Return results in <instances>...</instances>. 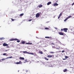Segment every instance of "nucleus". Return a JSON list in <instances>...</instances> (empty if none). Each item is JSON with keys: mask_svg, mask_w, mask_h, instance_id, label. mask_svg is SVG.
Masks as SVG:
<instances>
[{"mask_svg": "<svg viewBox=\"0 0 74 74\" xmlns=\"http://www.w3.org/2000/svg\"><path fill=\"white\" fill-rule=\"evenodd\" d=\"M27 62V60H25L24 62H23V63H26Z\"/></svg>", "mask_w": 74, "mask_h": 74, "instance_id": "6ab92c4d", "label": "nucleus"}, {"mask_svg": "<svg viewBox=\"0 0 74 74\" xmlns=\"http://www.w3.org/2000/svg\"><path fill=\"white\" fill-rule=\"evenodd\" d=\"M41 14V13L40 12L39 13H38L36 14V18H38L40 16V14Z\"/></svg>", "mask_w": 74, "mask_h": 74, "instance_id": "f03ea898", "label": "nucleus"}, {"mask_svg": "<svg viewBox=\"0 0 74 74\" xmlns=\"http://www.w3.org/2000/svg\"><path fill=\"white\" fill-rule=\"evenodd\" d=\"M15 63H16V64H19V62H15Z\"/></svg>", "mask_w": 74, "mask_h": 74, "instance_id": "bb28decb", "label": "nucleus"}, {"mask_svg": "<svg viewBox=\"0 0 74 74\" xmlns=\"http://www.w3.org/2000/svg\"><path fill=\"white\" fill-rule=\"evenodd\" d=\"M8 45L5 43V42H4L3 44V46L4 47H7V46H8Z\"/></svg>", "mask_w": 74, "mask_h": 74, "instance_id": "39448f33", "label": "nucleus"}, {"mask_svg": "<svg viewBox=\"0 0 74 74\" xmlns=\"http://www.w3.org/2000/svg\"><path fill=\"white\" fill-rule=\"evenodd\" d=\"M65 58L66 59H67V58H69V57H68L67 56H65Z\"/></svg>", "mask_w": 74, "mask_h": 74, "instance_id": "c85d7f7f", "label": "nucleus"}, {"mask_svg": "<svg viewBox=\"0 0 74 74\" xmlns=\"http://www.w3.org/2000/svg\"><path fill=\"white\" fill-rule=\"evenodd\" d=\"M64 30V32H67V30H68V29L67 28H64L63 29H61V32H62V31H63Z\"/></svg>", "mask_w": 74, "mask_h": 74, "instance_id": "f257e3e1", "label": "nucleus"}, {"mask_svg": "<svg viewBox=\"0 0 74 74\" xmlns=\"http://www.w3.org/2000/svg\"><path fill=\"white\" fill-rule=\"evenodd\" d=\"M51 44H52V45H54V44H55L53 43H52Z\"/></svg>", "mask_w": 74, "mask_h": 74, "instance_id": "e433bc0d", "label": "nucleus"}, {"mask_svg": "<svg viewBox=\"0 0 74 74\" xmlns=\"http://www.w3.org/2000/svg\"><path fill=\"white\" fill-rule=\"evenodd\" d=\"M53 5L54 6H58V4L56 3H54L53 4Z\"/></svg>", "mask_w": 74, "mask_h": 74, "instance_id": "9b49d317", "label": "nucleus"}, {"mask_svg": "<svg viewBox=\"0 0 74 74\" xmlns=\"http://www.w3.org/2000/svg\"><path fill=\"white\" fill-rule=\"evenodd\" d=\"M14 40H18V39H16V38H15V39H10V41H14Z\"/></svg>", "mask_w": 74, "mask_h": 74, "instance_id": "0eeeda50", "label": "nucleus"}, {"mask_svg": "<svg viewBox=\"0 0 74 74\" xmlns=\"http://www.w3.org/2000/svg\"><path fill=\"white\" fill-rule=\"evenodd\" d=\"M45 38H48L49 39H51L52 38V37H49V36H46L45 37Z\"/></svg>", "mask_w": 74, "mask_h": 74, "instance_id": "6e6552de", "label": "nucleus"}, {"mask_svg": "<svg viewBox=\"0 0 74 74\" xmlns=\"http://www.w3.org/2000/svg\"><path fill=\"white\" fill-rule=\"evenodd\" d=\"M46 60H49V59H48L47 57H45L44 58Z\"/></svg>", "mask_w": 74, "mask_h": 74, "instance_id": "dca6fc26", "label": "nucleus"}, {"mask_svg": "<svg viewBox=\"0 0 74 74\" xmlns=\"http://www.w3.org/2000/svg\"><path fill=\"white\" fill-rule=\"evenodd\" d=\"M33 53V54H30V55H34L35 56H37V54L35 53H34V54L33 53Z\"/></svg>", "mask_w": 74, "mask_h": 74, "instance_id": "423d86ee", "label": "nucleus"}, {"mask_svg": "<svg viewBox=\"0 0 74 74\" xmlns=\"http://www.w3.org/2000/svg\"><path fill=\"white\" fill-rule=\"evenodd\" d=\"M4 59V58H3V59H2L1 60H5V59Z\"/></svg>", "mask_w": 74, "mask_h": 74, "instance_id": "473e14b6", "label": "nucleus"}, {"mask_svg": "<svg viewBox=\"0 0 74 74\" xmlns=\"http://www.w3.org/2000/svg\"><path fill=\"white\" fill-rule=\"evenodd\" d=\"M67 71V69H65L63 71L64 72H66Z\"/></svg>", "mask_w": 74, "mask_h": 74, "instance_id": "4be33fe9", "label": "nucleus"}, {"mask_svg": "<svg viewBox=\"0 0 74 74\" xmlns=\"http://www.w3.org/2000/svg\"><path fill=\"white\" fill-rule=\"evenodd\" d=\"M62 53H63V52H64V50L62 51Z\"/></svg>", "mask_w": 74, "mask_h": 74, "instance_id": "c9c22d12", "label": "nucleus"}, {"mask_svg": "<svg viewBox=\"0 0 74 74\" xmlns=\"http://www.w3.org/2000/svg\"><path fill=\"white\" fill-rule=\"evenodd\" d=\"M55 29H56L57 30L58 29V28H55Z\"/></svg>", "mask_w": 74, "mask_h": 74, "instance_id": "ea45409f", "label": "nucleus"}, {"mask_svg": "<svg viewBox=\"0 0 74 74\" xmlns=\"http://www.w3.org/2000/svg\"><path fill=\"white\" fill-rule=\"evenodd\" d=\"M38 7H39V8H41L42 7V5H38Z\"/></svg>", "mask_w": 74, "mask_h": 74, "instance_id": "f3484780", "label": "nucleus"}, {"mask_svg": "<svg viewBox=\"0 0 74 74\" xmlns=\"http://www.w3.org/2000/svg\"><path fill=\"white\" fill-rule=\"evenodd\" d=\"M62 13H60V15H59V16L58 17V19H59V18H60V16H62Z\"/></svg>", "mask_w": 74, "mask_h": 74, "instance_id": "9d476101", "label": "nucleus"}, {"mask_svg": "<svg viewBox=\"0 0 74 74\" xmlns=\"http://www.w3.org/2000/svg\"><path fill=\"white\" fill-rule=\"evenodd\" d=\"M22 62H21V61H19V64H22Z\"/></svg>", "mask_w": 74, "mask_h": 74, "instance_id": "a878e982", "label": "nucleus"}, {"mask_svg": "<svg viewBox=\"0 0 74 74\" xmlns=\"http://www.w3.org/2000/svg\"><path fill=\"white\" fill-rule=\"evenodd\" d=\"M32 21V19H31L29 20V22H30V21Z\"/></svg>", "mask_w": 74, "mask_h": 74, "instance_id": "72a5a7b5", "label": "nucleus"}, {"mask_svg": "<svg viewBox=\"0 0 74 74\" xmlns=\"http://www.w3.org/2000/svg\"><path fill=\"white\" fill-rule=\"evenodd\" d=\"M0 62H1V60H0Z\"/></svg>", "mask_w": 74, "mask_h": 74, "instance_id": "79ce46f5", "label": "nucleus"}, {"mask_svg": "<svg viewBox=\"0 0 74 74\" xmlns=\"http://www.w3.org/2000/svg\"><path fill=\"white\" fill-rule=\"evenodd\" d=\"M12 20V21H15V20H14V19H13V18H11Z\"/></svg>", "mask_w": 74, "mask_h": 74, "instance_id": "7c9ffc66", "label": "nucleus"}, {"mask_svg": "<svg viewBox=\"0 0 74 74\" xmlns=\"http://www.w3.org/2000/svg\"><path fill=\"white\" fill-rule=\"evenodd\" d=\"M50 53L53 54V53H54L53 52L51 51V52H50Z\"/></svg>", "mask_w": 74, "mask_h": 74, "instance_id": "cd10ccee", "label": "nucleus"}, {"mask_svg": "<svg viewBox=\"0 0 74 74\" xmlns=\"http://www.w3.org/2000/svg\"><path fill=\"white\" fill-rule=\"evenodd\" d=\"M23 53H27V54H29V55H30V54H33V53H30L27 52V51H23Z\"/></svg>", "mask_w": 74, "mask_h": 74, "instance_id": "7ed1b4c3", "label": "nucleus"}, {"mask_svg": "<svg viewBox=\"0 0 74 74\" xmlns=\"http://www.w3.org/2000/svg\"><path fill=\"white\" fill-rule=\"evenodd\" d=\"M3 56H8V55L7 54V53H4L3 54Z\"/></svg>", "mask_w": 74, "mask_h": 74, "instance_id": "1a4fd4ad", "label": "nucleus"}, {"mask_svg": "<svg viewBox=\"0 0 74 74\" xmlns=\"http://www.w3.org/2000/svg\"><path fill=\"white\" fill-rule=\"evenodd\" d=\"M21 44H25V41H23L21 42Z\"/></svg>", "mask_w": 74, "mask_h": 74, "instance_id": "a211bd4d", "label": "nucleus"}, {"mask_svg": "<svg viewBox=\"0 0 74 74\" xmlns=\"http://www.w3.org/2000/svg\"><path fill=\"white\" fill-rule=\"evenodd\" d=\"M47 58H51L52 57V56L51 55H48L47 56Z\"/></svg>", "mask_w": 74, "mask_h": 74, "instance_id": "f8f14e48", "label": "nucleus"}, {"mask_svg": "<svg viewBox=\"0 0 74 74\" xmlns=\"http://www.w3.org/2000/svg\"><path fill=\"white\" fill-rule=\"evenodd\" d=\"M52 3V2H49L47 3V5H49L50 4H51Z\"/></svg>", "mask_w": 74, "mask_h": 74, "instance_id": "4468645a", "label": "nucleus"}, {"mask_svg": "<svg viewBox=\"0 0 74 74\" xmlns=\"http://www.w3.org/2000/svg\"><path fill=\"white\" fill-rule=\"evenodd\" d=\"M67 19H68L67 18H66V19H65L64 20V21L65 22H66V21H67Z\"/></svg>", "mask_w": 74, "mask_h": 74, "instance_id": "c756f323", "label": "nucleus"}, {"mask_svg": "<svg viewBox=\"0 0 74 74\" xmlns=\"http://www.w3.org/2000/svg\"><path fill=\"white\" fill-rule=\"evenodd\" d=\"M17 42H20V40H17Z\"/></svg>", "mask_w": 74, "mask_h": 74, "instance_id": "f704fd0d", "label": "nucleus"}, {"mask_svg": "<svg viewBox=\"0 0 74 74\" xmlns=\"http://www.w3.org/2000/svg\"><path fill=\"white\" fill-rule=\"evenodd\" d=\"M62 59L63 60H66V59L65 58L63 59Z\"/></svg>", "mask_w": 74, "mask_h": 74, "instance_id": "58836bf2", "label": "nucleus"}, {"mask_svg": "<svg viewBox=\"0 0 74 74\" xmlns=\"http://www.w3.org/2000/svg\"><path fill=\"white\" fill-rule=\"evenodd\" d=\"M39 53H41V54H43V53L42 51H40L39 52Z\"/></svg>", "mask_w": 74, "mask_h": 74, "instance_id": "b1692460", "label": "nucleus"}, {"mask_svg": "<svg viewBox=\"0 0 74 74\" xmlns=\"http://www.w3.org/2000/svg\"><path fill=\"white\" fill-rule=\"evenodd\" d=\"M4 39H5V38L3 37L0 38V40H4Z\"/></svg>", "mask_w": 74, "mask_h": 74, "instance_id": "412c9836", "label": "nucleus"}, {"mask_svg": "<svg viewBox=\"0 0 74 74\" xmlns=\"http://www.w3.org/2000/svg\"><path fill=\"white\" fill-rule=\"evenodd\" d=\"M23 15H24V14H23V13L21 14L19 16H23Z\"/></svg>", "mask_w": 74, "mask_h": 74, "instance_id": "aec40b11", "label": "nucleus"}, {"mask_svg": "<svg viewBox=\"0 0 74 74\" xmlns=\"http://www.w3.org/2000/svg\"><path fill=\"white\" fill-rule=\"evenodd\" d=\"M26 72H27V71H26Z\"/></svg>", "mask_w": 74, "mask_h": 74, "instance_id": "a19ab883", "label": "nucleus"}, {"mask_svg": "<svg viewBox=\"0 0 74 74\" xmlns=\"http://www.w3.org/2000/svg\"><path fill=\"white\" fill-rule=\"evenodd\" d=\"M8 51V50H5V51H6V52H7V51Z\"/></svg>", "mask_w": 74, "mask_h": 74, "instance_id": "4c0bfd02", "label": "nucleus"}, {"mask_svg": "<svg viewBox=\"0 0 74 74\" xmlns=\"http://www.w3.org/2000/svg\"><path fill=\"white\" fill-rule=\"evenodd\" d=\"M45 29H46V30H48V29H49V28H47V27H45Z\"/></svg>", "mask_w": 74, "mask_h": 74, "instance_id": "2f4dec72", "label": "nucleus"}, {"mask_svg": "<svg viewBox=\"0 0 74 74\" xmlns=\"http://www.w3.org/2000/svg\"><path fill=\"white\" fill-rule=\"evenodd\" d=\"M58 34H59L61 36H63L64 35V33L62 32H58Z\"/></svg>", "mask_w": 74, "mask_h": 74, "instance_id": "20e7f679", "label": "nucleus"}, {"mask_svg": "<svg viewBox=\"0 0 74 74\" xmlns=\"http://www.w3.org/2000/svg\"><path fill=\"white\" fill-rule=\"evenodd\" d=\"M25 44H28V45H32V43H27Z\"/></svg>", "mask_w": 74, "mask_h": 74, "instance_id": "2eb2a0df", "label": "nucleus"}, {"mask_svg": "<svg viewBox=\"0 0 74 74\" xmlns=\"http://www.w3.org/2000/svg\"><path fill=\"white\" fill-rule=\"evenodd\" d=\"M71 16H69L68 17H67V18L68 19H69V18H71Z\"/></svg>", "mask_w": 74, "mask_h": 74, "instance_id": "5701e85b", "label": "nucleus"}, {"mask_svg": "<svg viewBox=\"0 0 74 74\" xmlns=\"http://www.w3.org/2000/svg\"><path fill=\"white\" fill-rule=\"evenodd\" d=\"M12 58V56H11V57H7L6 58V59H8L9 58H10V59H11V58Z\"/></svg>", "mask_w": 74, "mask_h": 74, "instance_id": "393cba45", "label": "nucleus"}, {"mask_svg": "<svg viewBox=\"0 0 74 74\" xmlns=\"http://www.w3.org/2000/svg\"><path fill=\"white\" fill-rule=\"evenodd\" d=\"M19 59H20V60H24L25 59V58H24L23 57H20L19 58Z\"/></svg>", "mask_w": 74, "mask_h": 74, "instance_id": "ddd939ff", "label": "nucleus"}]
</instances>
